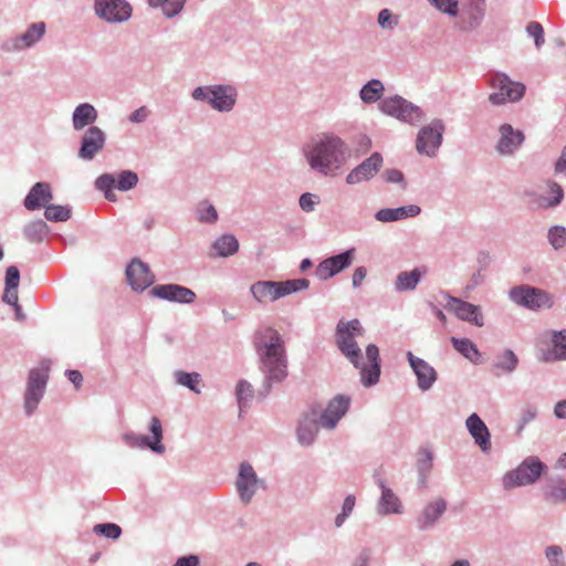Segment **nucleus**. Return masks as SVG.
<instances>
[{
	"label": "nucleus",
	"instance_id": "obj_36",
	"mask_svg": "<svg viewBox=\"0 0 566 566\" xmlns=\"http://www.w3.org/2000/svg\"><path fill=\"white\" fill-rule=\"evenodd\" d=\"M216 255L220 258H228L233 255L239 250V241L233 234H222L217 238L212 244Z\"/></svg>",
	"mask_w": 566,
	"mask_h": 566
},
{
	"label": "nucleus",
	"instance_id": "obj_23",
	"mask_svg": "<svg viewBox=\"0 0 566 566\" xmlns=\"http://www.w3.org/2000/svg\"><path fill=\"white\" fill-rule=\"evenodd\" d=\"M563 187L554 180L546 182V188L543 193L527 192L530 202L536 208L542 210L555 209L564 200Z\"/></svg>",
	"mask_w": 566,
	"mask_h": 566
},
{
	"label": "nucleus",
	"instance_id": "obj_22",
	"mask_svg": "<svg viewBox=\"0 0 566 566\" xmlns=\"http://www.w3.org/2000/svg\"><path fill=\"white\" fill-rule=\"evenodd\" d=\"M149 293L163 301L187 305L192 304L197 297L191 289L175 283L158 284Z\"/></svg>",
	"mask_w": 566,
	"mask_h": 566
},
{
	"label": "nucleus",
	"instance_id": "obj_10",
	"mask_svg": "<svg viewBox=\"0 0 566 566\" xmlns=\"http://www.w3.org/2000/svg\"><path fill=\"white\" fill-rule=\"evenodd\" d=\"M446 125L442 119L434 118L419 129L416 138V150L427 157H436L442 145Z\"/></svg>",
	"mask_w": 566,
	"mask_h": 566
},
{
	"label": "nucleus",
	"instance_id": "obj_24",
	"mask_svg": "<svg viewBox=\"0 0 566 566\" xmlns=\"http://www.w3.org/2000/svg\"><path fill=\"white\" fill-rule=\"evenodd\" d=\"M406 356L413 374L417 377L418 388L422 392L430 390L438 379L436 369L424 359L415 356L410 350L407 352Z\"/></svg>",
	"mask_w": 566,
	"mask_h": 566
},
{
	"label": "nucleus",
	"instance_id": "obj_21",
	"mask_svg": "<svg viewBox=\"0 0 566 566\" xmlns=\"http://www.w3.org/2000/svg\"><path fill=\"white\" fill-rule=\"evenodd\" d=\"M126 281L135 292H143L155 282V275L147 263L134 258L126 266Z\"/></svg>",
	"mask_w": 566,
	"mask_h": 566
},
{
	"label": "nucleus",
	"instance_id": "obj_8",
	"mask_svg": "<svg viewBox=\"0 0 566 566\" xmlns=\"http://www.w3.org/2000/svg\"><path fill=\"white\" fill-rule=\"evenodd\" d=\"M49 361H42L40 368H32L29 371L23 403L27 416L33 415L44 396L49 380Z\"/></svg>",
	"mask_w": 566,
	"mask_h": 566
},
{
	"label": "nucleus",
	"instance_id": "obj_58",
	"mask_svg": "<svg viewBox=\"0 0 566 566\" xmlns=\"http://www.w3.org/2000/svg\"><path fill=\"white\" fill-rule=\"evenodd\" d=\"M384 178L389 184H399L401 189H406L407 182L405 180L403 174L395 168L387 169L384 172Z\"/></svg>",
	"mask_w": 566,
	"mask_h": 566
},
{
	"label": "nucleus",
	"instance_id": "obj_63",
	"mask_svg": "<svg viewBox=\"0 0 566 566\" xmlns=\"http://www.w3.org/2000/svg\"><path fill=\"white\" fill-rule=\"evenodd\" d=\"M370 560V552L368 549H363L355 560L353 562L352 566H368Z\"/></svg>",
	"mask_w": 566,
	"mask_h": 566
},
{
	"label": "nucleus",
	"instance_id": "obj_44",
	"mask_svg": "<svg viewBox=\"0 0 566 566\" xmlns=\"http://www.w3.org/2000/svg\"><path fill=\"white\" fill-rule=\"evenodd\" d=\"M71 208L69 206L48 205L45 206L44 217L51 222H64L71 218Z\"/></svg>",
	"mask_w": 566,
	"mask_h": 566
},
{
	"label": "nucleus",
	"instance_id": "obj_32",
	"mask_svg": "<svg viewBox=\"0 0 566 566\" xmlns=\"http://www.w3.org/2000/svg\"><path fill=\"white\" fill-rule=\"evenodd\" d=\"M98 118V112L91 103L78 104L72 113L73 129L80 132L85 127L94 126Z\"/></svg>",
	"mask_w": 566,
	"mask_h": 566
},
{
	"label": "nucleus",
	"instance_id": "obj_41",
	"mask_svg": "<svg viewBox=\"0 0 566 566\" xmlns=\"http://www.w3.org/2000/svg\"><path fill=\"white\" fill-rule=\"evenodd\" d=\"M421 279V271L416 268L410 272H400L395 281V290L399 293L412 291L417 287Z\"/></svg>",
	"mask_w": 566,
	"mask_h": 566
},
{
	"label": "nucleus",
	"instance_id": "obj_57",
	"mask_svg": "<svg viewBox=\"0 0 566 566\" xmlns=\"http://www.w3.org/2000/svg\"><path fill=\"white\" fill-rule=\"evenodd\" d=\"M318 203V198L316 195L311 192H305L301 195L298 199L300 208L305 212L314 211L316 205Z\"/></svg>",
	"mask_w": 566,
	"mask_h": 566
},
{
	"label": "nucleus",
	"instance_id": "obj_31",
	"mask_svg": "<svg viewBox=\"0 0 566 566\" xmlns=\"http://www.w3.org/2000/svg\"><path fill=\"white\" fill-rule=\"evenodd\" d=\"M53 199L51 187L46 182H36L32 186L27 197L24 198L23 205L27 210L34 211L41 207L48 206Z\"/></svg>",
	"mask_w": 566,
	"mask_h": 566
},
{
	"label": "nucleus",
	"instance_id": "obj_48",
	"mask_svg": "<svg viewBox=\"0 0 566 566\" xmlns=\"http://www.w3.org/2000/svg\"><path fill=\"white\" fill-rule=\"evenodd\" d=\"M356 503V497L353 494L347 495L344 499L342 505V512L336 515L334 520L335 527L339 528L344 525L346 520L352 515Z\"/></svg>",
	"mask_w": 566,
	"mask_h": 566
},
{
	"label": "nucleus",
	"instance_id": "obj_30",
	"mask_svg": "<svg viewBox=\"0 0 566 566\" xmlns=\"http://www.w3.org/2000/svg\"><path fill=\"white\" fill-rule=\"evenodd\" d=\"M465 427L481 450L489 452L491 450V434L480 416L475 412L470 415L465 420Z\"/></svg>",
	"mask_w": 566,
	"mask_h": 566
},
{
	"label": "nucleus",
	"instance_id": "obj_33",
	"mask_svg": "<svg viewBox=\"0 0 566 566\" xmlns=\"http://www.w3.org/2000/svg\"><path fill=\"white\" fill-rule=\"evenodd\" d=\"M543 494L551 503H566V480L560 475L549 478L544 485Z\"/></svg>",
	"mask_w": 566,
	"mask_h": 566
},
{
	"label": "nucleus",
	"instance_id": "obj_3",
	"mask_svg": "<svg viewBox=\"0 0 566 566\" xmlns=\"http://www.w3.org/2000/svg\"><path fill=\"white\" fill-rule=\"evenodd\" d=\"M310 168L324 176H335L352 156L348 144L334 133H324L302 148Z\"/></svg>",
	"mask_w": 566,
	"mask_h": 566
},
{
	"label": "nucleus",
	"instance_id": "obj_43",
	"mask_svg": "<svg viewBox=\"0 0 566 566\" xmlns=\"http://www.w3.org/2000/svg\"><path fill=\"white\" fill-rule=\"evenodd\" d=\"M197 220L201 223H216L219 214L214 206L209 200H201L196 206Z\"/></svg>",
	"mask_w": 566,
	"mask_h": 566
},
{
	"label": "nucleus",
	"instance_id": "obj_59",
	"mask_svg": "<svg viewBox=\"0 0 566 566\" xmlns=\"http://www.w3.org/2000/svg\"><path fill=\"white\" fill-rule=\"evenodd\" d=\"M20 282V271L17 266L10 265L6 271V287L18 289Z\"/></svg>",
	"mask_w": 566,
	"mask_h": 566
},
{
	"label": "nucleus",
	"instance_id": "obj_56",
	"mask_svg": "<svg viewBox=\"0 0 566 566\" xmlns=\"http://www.w3.org/2000/svg\"><path fill=\"white\" fill-rule=\"evenodd\" d=\"M536 417L537 409L535 407L527 406L526 408H524L521 412L517 433H521L530 422L536 419Z\"/></svg>",
	"mask_w": 566,
	"mask_h": 566
},
{
	"label": "nucleus",
	"instance_id": "obj_13",
	"mask_svg": "<svg viewBox=\"0 0 566 566\" xmlns=\"http://www.w3.org/2000/svg\"><path fill=\"white\" fill-rule=\"evenodd\" d=\"M93 12L106 23L120 24L132 18L133 7L127 0H94Z\"/></svg>",
	"mask_w": 566,
	"mask_h": 566
},
{
	"label": "nucleus",
	"instance_id": "obj_1",
	"mask_svg": "<svg viewBox=\"0 0 566 566\" xmlns=\"http://www.w3.org/2000/svg\"><path fill=\"white\" fill-rule=\"evenodd\" d=\"M252 344L259 359V369L263 374L262 385L258 390V397L263 400L273 385L287 377L285 343L275 328L268 326L254 332Z\"/></svg>",
	"mask_w": 566,
	"mask_h": 566
},
{
	"label": "nucleus",
	"instance_id": "obj_37",
	"mask_svg": "<svg viewBox=\"0 0 566 566\" xmlns=\"http://www.w3.org/2000/svg\"><path fill=\"white\" fill-rule=\"evenodd\" d=\"M174 380L178 386L188 388L190 391L199 395L201 392L200 382L202 377L197 371H185L181 369L174 371Z\"/></svg>",
	"mask_w": 566,
	"mask_h": 566
},
{
	"label": "nucleus",
	"instance_id": "obj_49",
	"mask_svg": "<svg viewBox=\"0 0 566 566\" xmlns=\"http://www.w3.org/2000/svg\"><path fill=\"white\" fill-rule=\"evenodd\" d=\"M433 467V454L429 449H423L420 452L419 459L417 461V472L418 475L430 474Z\"/></svg>",
	"mask_w": 566,
	"mask_h": 566
},
{
	"label": "nucleus",
	"instance_id": "obj_29",
	"mask_svg": "<svg viewBox=\"0 0 566 566\" xmlns=\"http://www.w3.org/2000/svg\"><path fill=\"white\" fill-rule=\"evenodd\" d=\"M253 298L259 303L275 302L283 296V286L277 281H258L250 286Z\"/></svg>",
	"mask_w": 566,
	"mask_h": 566
},
{
	"label": "nucleus",
	"instance_id": "obj_9",
	"mask_svg": "<svg viewBox=\"0 0 566 566\" xmlns=\"http://www.w3.org/2000/svg\"><path fill=\"white\" fill-rule=\"evenodd\" d=\"M489 83L494 90L489 95V102L492 105L517 102L524 96L526 90L524 84L512 81L505 73L493 74Z\"/></svg>",
	"mask_w": 566,
	"mask_h": 566
},
{
	"label": "nucleus",
	"instance_id": "obj_18",
	"mask_svg": "<svg viewBox=\"0 0 566 566\" xmlns=\"http://www.w3.org/2000/svg\"><path fill=\"white\" fill-rule=\"evenodd\" d=\"M446 310L453 313L459 319L468 322L478 327H482L484 325V318L479 305L469 303L449 294H446Z\"/></svg>",
	"mask_w": 566,
	"mask_h": 566
},
{
	"label": "nucleus",
	"instance_id": "obj_54",
	"mask_svg": "<svg viewBox=\"0 0 566 566\" xmlns=\"http://www.w3.org/2000/svg\"><path fill=\"white\" fill-rule=\"evenodd\" d=\"M440 12L447 13L451 17L458 14V1L457 0H428Z\"/></svg>",
	"mask_w": 566,
	"mask_h": 566
},
{
	"label": "nucleus",
	"instance_id": "obj_6",
	"mask_svg": "<svg viewBox=\"0 0 566 566\" xmlns=\"http://www.w3.org/2000/svg\"><path fill=\"white\" fill-rule=\"evenodd\" d=\"M509 298L514 304L532 312L551 310L555 305V296L546 290L520 284L509 291Z\"/></svg>",
	"mask_w": 566,
	"mask_h": 566
},
{
	"label": "nucleus",
	"instance_id": "obj_61",
	"mask_svg": "<svg viewBox=\"0 0 566 566\" xmlns=\"http://www.w3.org/2000/svg\"><path fill=\"white\" fill-rule=\"evenodd\" d=\"M375 219L379 222H385V223L397 221L394 208L379 209L375 213Z\"/></svg>",
	"mask_w": 566,
	"mask_h": 566
},
{
	"label": "nucleus",
	"instance_id": "obj_45",
	"mask_svg": "<svg viewBox=\"0 0 566 566\" xmlns=\"http://www.w3.org/2000/svg\"><path fill=\"white\" fill-rule=\"evenodd\" d=\"M253 394H254L253 386L249 381L242 379L238 382L237 389H235V396H237V401H238L240 411H243V409L249 407V403L253 398Z\"/></svg>",
	"mask_w": 566,
	"mask_h": 566
},
{
	"label": "nucleus",
	"instance_id": "obj_11",
	"mask_svg": "<svg viewBox=\"0 0 566 566\" xmlns=\"http://www.w3.org/2000/svg\"><path fill=\"white\" fill-rule=\"evenodd\" d=\"M138 184V175L132 170H122L117 177L113 174H102L95 180V188L104 193L108 201H115L114 189L129 191Z\"/></svg>",
	"mask_w": 566,
	"mask_h": 566
},
{
	"label": "nucleus",
	"instance_id": "obj_35",
	"mask_svg": "<svg viewBox=\"0 0 566 566\" xmlns=\"http://www.w3.org/2000/svg\"><path fill=\"white\" fill-rule=\"evenodd\" d=\"M552 349L544 356L545 361L566 360V328L552 331Z\"/></svg>",
	"mask_w": 566,
	"mask_h": 566
},
{
	"label": "nucleus",
	"instance_id": "obj_26",
	"mask_svg": "<svg viewBox=\"0 0 566 566\" xmlns=\"http://www.w3.org/2000/svg\"><path fill=\"white\" fill-rule=\"evenodd\" d=\"M46 25L43 21L31 23L20 35L7 43L9 51H23L33 48L44 36Z\"/></svg>",
	"mask_w": 566,
	"mask_h": 566
},
{
	"label": "nucleus",
	"instance_id": "obj_53",
	"mask_svg": "<svg viewBox=\"0 0 566 566\" xmlns=\"http://www.w3.org/2000/svg\"><path fill=\"white\" fill-rule=\"evenodd\" d=\"M526 33L534 39L535 46L541 49L545 43L544 29L539 22L532 21L526 27Z\"/></svg>",
	"mask_w": 566,
	"mask_h": 566
},
{
	"label": "nucleus",
	"instance_id": "obj_14",
	"mask_svg": "<svg viewBox=\"0 0 566 566\" xmlns=\"http://www.w3.org/2000/svg\"><path fill=\"white\" fill-rule=\"evenodd\" d=\"M234 485L241 502L244 504L251 503L258 490L266 489L265 481L258 476L253 467L247 461L239 465Z\"/></svg>",
	"mask_w": 566,
	"mask_h": 566
},
{
	"label": "nucleus",
	"instance_id": "obj_5",
	"mask_svg": "<svg viewBox=\"0 0 566 566\" xmlns=\"http://www.w3.org/2000/svg\"><path fill=\"white\" fill-rule=\"evenodd\" d=\"M547 465L536 455L526 457L515 469L507 471L501 479L503 490L535 484L542 474L546 472Z\"/></svg>",
	"mask_w": 566,
	"mask_h": 566
},
{
	"label": "nucleus",
	"instance_id": "obj_12",
	"mask_svg": "<svg viewBox=\"0 0 566 566\" xmlns=\"http://www.w3.org/2000/svg\"><path fill=\"white\" fill-rule=\"evenodd\" d=\"M148 430L151 438L147 436L137 434L135 432H125L122 434L124 443L132 449H146L149 448L153 452L163 454L165 452V446L163 441V426L161 421L157 417H153L149 422Z\"/></svg>",
	"mask_w": 566,
	"mask_h": 566
},
{
	"label": "nucleus",
	"instance_id": "obj_16",
	"mask_svg": "<svg viewBox=\"0 0 566 566\" xmlns=\"http://www.w3.org/2000/svg\"><path fill=\"white\" fill-rule=\"evenodd\" d=\"M355 248L345 250L336 255L321 261L315 269V276L319 281H327L349 268L355 259Z\"/></svg>",
	"mask_w": 566,
	"mask_h": 566
},
{
	"label": "nucleus",
	"instance_id": "obj_42",
	"mask_svg": "<svg viewBox=\"0 0 566 566\" xmlns=\"http://www.w3.org/2000/svg\"><path fill=\"white\" fill-rule=\"evenodd\" d=\"M49 233V227L43 220H33L25 224L23 234L31 243L41 242Z\"/></svg>",
	"mask_w": 566,
	"mask_h": 566
},
{
	"label": "nucleus",
	"instance_id": "obj_60",
	"mask_svg": "<svg viewBox=\"0 0 566 566\" xmlns=\"http://www.w3.org/2000/svg\"><path fill=\"white\" fill-rule=\"evenodd\" d=\"M149 116V109L146 106H140L135 109L128 117L133 124H142L147 120Z\"/></svg>",
	"mask_w": 566,
	"mask_h": 566
},
{
	"label": "nucleus",
	"instance_id": "obj_51",
	"mask_svg": "<svg viewBox=\"0 0 566 566\" xmlns=\"http://www.w3.org/2000/svg\"><path fill=\"white\" fill-rule=\"evenodd\" d=\"M93 531L94 533L109 539H117L122 534V528L115 523L96 524Z\"/></svg>",
	"mask_w": 566,
	"mask_h": 566
},
{
	"label": "nucleus",
	"instance_id": "obj_28",
	"mask_svg": "<svg viewBox=\"0 0 566 566\" xmlns=\"http://www.w3.org/2000/svg\"><path fill=\"white\" fill-rule=\"evenodd\" d=\"M377 484L381 490V495L377 502L376 507L377 514L380 516L401 514L402 503L398 495L389 486H387L382 479H379Z\"/></svg>",
	"mask_w": 566,
	"mask_h": 566
},
{
	"label": "nucleus",
	"instance_id": "obj_2",
	"mask_svg": "<svg viewBox=\"0 0 566 566\" xmlns=\"http://www.w3.org/2000/svg\"><path fill=\"white\" fill-rule=\"evenodd\" d=\"M363 335V327L357 318L352 321L340 319L336 325L335 343L339 352L360 370V381L365 387H371L379 381L380 357L375 344L366 347V357L370 365L365 364L361 350L355 340V336Z\"/></svg>",
	"mask_w": 566,
	"mask_h": 566
},
{
	"label": "nucleus",
	"instance_id": "obj_7",
	"mask_svg": "<svg viewBox=\"0 0 566 566\" xmlns=\"http://www.w3.org/2000/svg\"><path fill=\"white\" fill-rule=\"evenodd\" d=\"M379 109L384 114L412 126L419 125L424 118V112L419 106L399 95L381 99Z\"/></svg>",
	"mask_w": 566,
	"mask_h": 566
},
{
	"label": "nucleus",
	"instance_id": "obj_4",
	"mask_svg": "<svg viewBox=\"0 0 566 566\" xmlns=\"http://www.w3.org/2000/svg\"><path fill=\"white\" fill-rule=\"evenodd\" d=\"M238 88L232 84H211L192 90L191 98L208 104L218 113H230L237 105Z\"/></svg>",
	"mask_w": 566,
	"mask_h": 566
},
{
	"label": "nucleus",
	"instance_id": "obj_62",
	"mask_svg": "<svg viewBox=\"0 0 566 566\" xmlns=\"http://www.w3.org/2000/svg\"><path fill=\"white\" fill-rule=\"evenodd\" d=\"M200 560L197 555H187L179 557L172 566H199Z\"/></svg>",
	"mask_w": 566,
	"mask_h": 566
},
{
	"label": "nucleus",
	"instance_id": "obj_47",
	"mask_svg": "<svg viewBox=\"0 0 566 566\" xmlns=\"http://www.w3.org/2000/svg\"><path fill=\"white\" fill-rule=\"evenodd\" d=\"M544 556L548 566H566V557L562 546L548 545L544 549Z\"/></svg>",
	"mask_w": 566,
	"mask_h": 566
},
{
	"label": "nucleus",
	"instance_id": "obj_34",
	"mask_svg": "<svg viewBox=\"0 0 566 566\" xmlns=\"http://www.w3.org/2000/svg\"><path fill=\"white\" fill-rule=\"evenodd\" d=\"M518 361L516 354L512 349L506 348L496 356L492 363V368L496 376L511 375L516 370Z\"/></svg>",
	"mask_w": 566,
	"mask_h": 566
},
{
	"label": "nucleus",
	"instance_id": "obj_50",
	"mask_svg": "<svg viewBox=\"0 0 566 566\" xmlns=\"http://www.w3.org/2000/svg\"><path fill=\"white\" fill-rule=\"evenodd\" d=\"M378 25L382 30H394L399 24V17L394 15L389 9H381L377 18Z\"/></svg>",
	"mask_w": 566,
	"mask_h": 566
},
{
	"label": "nucleus",
	"instance_id": "obj_27",
	"mask_svg": "<svg viewBox=\"0 0 566 566\" xmlns=\"http://www.w3.org/2000/svg\"><path fill=\"white\" fill-rule=\"evenodd\" d=\"M319 427L318 412L315 409L304 413L296 428L297 442L303 447L312 446L316 440Z\"/></svg>",
	"mask_w": 566,
	"mask_h": 566
},
{
	"label": "nucleus",
	"instance_id": "obj_38",
	"mask_svg": "<svg viewBox=\"0 0 566 566\" xmlns=\"http://www.w3.org/2000/svg\"><path fill=\"white\" fill-rule=\"evenodd\" d=\"M384 91L382 82L378 78H371L361 86L359 97L365 104H373L381 98Z\"/></svg>",
	"mask_w": 566,
	"mask_h": 566
},
{
	"label": "nucleus",
	"instance_id": "obj_46",
	"mask_svg": "<svg viewBox=\"0 0 566 566\" xmlns=\"http://www.w3.org/2000/svg\"><path fill=\"white\" fill-rule=\"evenodd\" d=\"M547 241L555 251L566 247V228L564 226H552L547 230Z\"/></svg>",
	"mask_w": 566,
	"mask_h": 566
},
{
	"label": "nucleus",
	"instance_id": "obj_20",
	"mask_svg": "<svg viewBox=\"0 0 566 566\" xmlns=\"http://www.w3.org/2000/svg\"><path fill=\"white\" fill-rule=\"evenodd\" d=\"M382 163L381 154L378 151L373 153L347 174L345 178L346 184L354 186L371 180L381 169Z\"/></svg>",
	"mask_w": 566,
	"mask_h": 566
},
{
	"label": "nucleus",
	"instance_id": "obj_19",
	"mask_svg": "<svg viewBox=\"0 0 566 566\" xmlns=\"http://www.w3.org/2000/svg\"><path fill=\"white\" fill-rule=\"evenodd\" d=\"M350 398L346 395H336L331 399L326 408L318 415L321 428L334 430L340 419L348 412Z\"/></svg>",
	"mask_w": 566,
	"mask_h": 566
},
{
	"label": "nucleus",
	"instance_id": "obj_64",
	"mask_svg": "<svg viewBox=\"0 0 566 566\" xmlns=\"http://www.w3.org/2000/svg\"><path fill=\"white\" fill-rule=\"evenodd\" d=\"M554 416L558 420H565L566 419V399L559 400L554 406Z\"/></svg>",
	"mask_w": 566,
	"mask_h": 566
},
{
	"label": "nucleus",
	"instance_id": "obj_17",
	"mask_svg": "<svg viewBox=\"0 0 566 566\" xmlns=\"http://www.w3.org/2000/svg\"><path fill=\"white\" fill-rule=\"evenodd\" d=\"M106 133L98 126H90L81 137L78 158L91 161L106 145Z\"/></svg>",
	"mask_w": 566,
	"mask_h": 566
},
{
	"label": "nucleus",
	"instance_id": "obj_25",
	"mask_svg": "<svg viewBox=\"0 0 566 566\" xmlns=\"http://www.w3.org/2000/svg\"><path fill=\"white\" fill-rule=\"evenodd\" d=\"M447 501L442 497L428 502L416 517L418 531L424 532L433 528L447 511Z\"/></svg>",
	"mask_w": 566,
	"mask_h": 566
},
{
	"label": "nucleus",
	"instance_id": "obj_15",
	"mask_svg": "<svg viewBox=\"0 0 566 566\" xmlns=\"http://www.w3.org/2000/svg\"><path fill=\"white\" fill-rule=\"evenodd\" d=\"M499 138L494 149L502 157L514 156L525 142L523 130L514 128L509 123H503L497 128Z\"/></svg>",
	"mask_w": 566,
	"mask_h": 566
},
{
	"label": "nucleus",
	"instance_id": "obj_55",
	"mask_svg": "<svg viewBox=\"0 0 566 566\" xmlns=\"http://www.w3.org/2000/svg\"><path fill=\"white\" fill-rule=\"evenodd\" d=\"M396 220H403L407 218L417 217L421 212V208L417 205L402 206L394 208Z\"/></svg>",
	"mask_w": 566,
	"mask_h": 566
},
{
	"label": "nucleus",
	"instance_id": "obj_52",
	"mask_svg": "<svg viewBox=\"0 0 566 566\" xmlns=\"http://www.w3.org/2000/svg\"><path fill=\"white\" fill-rule=\"evenodd\" d=\"M283 286V296L292 293L307 290L310 287V281L307 279H293L281 282Z\"/></svg>",
	"mask_w": 566,
	"mask_h": 566
},
{
	"label": "nucleus",
	"instance_id": "obj_39",
	"mask_svg": "<svg viewBox=\"0 0 566 566\" xmlns=\"http://www.w3.org/2000/svg\"><path fill=\"white\" fill-rule=\"evenodd\" d=\"M187 0H148V6L160 9L164 17L172 19L181 13Z\"/></svg>",
	"mask_w": 566,
	"mask_h": 566
},
{
	"label": "nucleus",
	"instance_id": "obj_40",
	"mask_svg": "<svg viewBox=\"0 0 566 566\" xmlns=\"http://www.w3.org/2000/svg\"><path fill=\"white\" fill-rule=\"evenodd\" d=\"M452 346L457 352L463 355L470 361L478 364L480 361L481 353L476 345L469 338L451 337Z\"/></svg>",
	"mask_w": 566,
	"mask_h": 566
}]
</instances>
